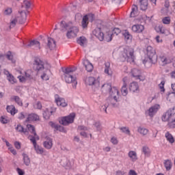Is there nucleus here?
I'll return each instance as SVG.
<instances>
[{
    "label": "nucleus",
    "instance_id": "obj_1",
    "mask_svg": "<svg viewBox=\"0 0 175 175\" xmlns=\"http://www.w3.org/2000/svg\"><path fill=\"white\" fill-rule=\"evenodd\" d=\"M109 97L105 100L103 105L101 106V111H105L107 113V107L111 106V107H120V92L117 88H112L109 90Z\"/></svg>",
    "mask_w": 175,
    "mask_h": 175
},
{
    "label": "nucleus",
    "instance_id": "obj_2",
    "mask_svg": "<svg viewBox=\"0 0 175 175\" xmlns=\"http://www.w3.org/2000/svg\"><path fill=\"white\" fill-rule=\"evenodd\" d=\"M60 28L62 31H64V29L67 31L66 36L68 39H75V38H77V33L80 32V29L76 25L75 21H70L66 22L62 21L60 22Z\"/></svg>",
    "mask_w": 175,
    "mask_h": 175
},
{
    "label": "nucleus",
    "instance_id": "obj_3",
    "mask_svg": "<svg viewBox=\"0 0 175 175\" xmlns=\"http://www.w3.org/2000/svg\"><path fill=\"white\" fill-rule=\"evenodd\" d=\"M77 68L72 67L67 68L64 70V80L68 84H72L73 90L77 88V79L73 75V73L76 72Z\"/></svg>",
    "mask_w": 175,
    "mask_h": 175
},
{
    "label": "nucleus",
    "instance_id": "obj_4",
    "mask_svg": "<svg viewBox=\"0 0 175 175\" xmlns=\"http://www.w3.org/2000/svg\"><path fill=\"white\" fill-rule=\"evenodd\" d=\"M122 61H127L130 64L135 62V51L129 46L125 47L122 52Z\"/></svg>",
    "mask_w": 175,
    "mask_h": 175
},
{
    "label": "nucleus",
    "instance_id": "obj_5",
    "mask_svg": "<svg viewBox=\"0 0 175 175\" xmlns=\"http://www.w3.org/2000/svg\"><path fill=\"white\" fill-rule=\"evenodd\" d=\"M33 69L37 72V75H40L42 70H44V62L39 58H36L33 64Z\"/></svg>",
    "mask_w": 175,
    "mask_h": 175
},
{
    "label": "nucleus",
    "instance_id": "obj_6",
    "mask_svg": "<svg viewBox=\"0 0 175 175\" xmlns=\"http://www.w3.org/2000/svg\"><path fill=\"white\" fill-rule=\"evenodd\" d=\"M75 117H76V114L75 113H72L68 116L61 118V119L59 120V122L62 125L64 126L69 125V124H73L75 121Z\"/></svg>",
    "mask_w": 175,
    "mask_h": 175
},
{
    "label": "nucleus",
    "instance_id": "obj_7",
    "mask_svg": "<svg viewBox=\"0 0 175 175\" xmlns=\"http://www.w3.org/2000/svg\"><path fill=\"white\" fill-rule=\"evenodd\" d=\"M146 54L149 58L150 62L155 64V61H157L155 49L152 48V46H148L146 49Z\"/></svg>",
    "mask_w": 175,
    "mask_h": 175
},
{
    "label": "nucleus",
    "instance_id": "obj_8",
    "mask_svg": "<svg viewBox=\"0 0 175 175\" xmlns=\"http://www.w3.org/2000/svg\"><path fill=\"white\" fill-rule=\"evenodd\" d=\"M161 109V105L159 104H156L152 107H150L146 111V116H148L150 117V118H152L157 113H158V111Z\"/></svg>",
    "mask_w": 175,
    "mask_h": 175
},
{
    "label": "nucleus",
    "instance_id": "obj_9",
    "mask_svg": "<svg viewBox=\"0 0 175 175\" xmlns=\"http://www.w3.org/2000/svg\"><path fill=\"white\" fill-rule=\"evenodd\" d=\"M174 117V112H173V110L169 109L167 112H165L161 117L162 121L164 122L172 121V118Z\"/></svg>",
    "mask_w": 175,
    "mask_h": 175
},
{
    "label": "nucleus",
    "instance_id": "obj_10",
    "mask_svg": "<svg viewBox=\"0 0 175 175\" xmlns=\"http://www.w3.org/2000/svg\"><path fill=\"white\" fill-rule=\"evenodd\" d=\"M55 102L56 105L60 107H66V106H68V103H66L65 98L59 97L58 94L55 95Z\"/></svg>",
    "mask_w": 175,
    "mask_h": 175
},
{
    "label": "nucleus",
    "instance_id": "obj_11",
    "mask_svg": "<svg viewBox=\"0 0 175 175\" xmlns=\"http://www.w3.org/2000/svg\"><path fill=\"white\" fill-rule=\"evenodd\" d=\"M85 83L86 85H95L97 88L99 87V81L96 80L94 77H89L85 79Z\"/></svg>",
    "mask_w": 175,
    "mask_h": 175
},
{
    "label": "nucleus",
    "instance_id": "obj_12",
    "mask_svg": "<svg viewBox=\"0 0 175 175\" xmlns=\"http://www.w3.org/2000/svg\"><path fill=\"white\" fill-rule=\"evenodd\" d=\"M131 75L133 77L138 80H144V77L142 76V71L137 68H133L131 72Z\"/></svg>",
    "mask_w": 175,
    "mask_h": 175
},
{
    "label": "nucleus",
    "instance_id": "obj_13",
    "mask_svg": "<svg viewBox=\"0 0 175 175\" xmlns=\"http://www.w3.org/2000/svg\"><path fill=\"white\" fill-rule=\"evenodd\" d=\"M27 128L28 131H29V132L33 135H29V140H31V139L39 140V136L38 135V134H36V131H35V126H33V125L31 124H27Z\"/></svg>",
    "mask_w": 175,
    "mask_h": 175
},
{
    "label": "nucleus",
    "instance_id": "obj_14",
    "mask_svg": "<svg viewBox=\"0 0 175 175\" xmlns=\"http://www.w3.org/2000/svg\"><path fill=\"white\" fill-rule=\"evenodd\" d=\"M93 35L97 38L98 40H99L100 42H103L105 40V34L103 32H102V30L100 28H96L93 31Z\"/></svg>",
    "mask_w": 175,
    "mask_h": 175
},
{
    "label": "nucleus",
    "instance_id": "obj_15",
    "mask_svg": "<svg viewBox=\"0 0 175 175\" xmlns=\"http://www.w3.org/2000/svg\"><path fill=\"white\" fill-rule=\"evenodd\" d=\"M36 140L38 139L30 138V142H31V143L33 144L36 152H37V154H42L44 152V150H43V148L39 146V145L36 144Z\"/></svg>",
    "mask_w": 175,
    "mask_h": 175
},
{
    "label": "nucleus",
    "instance_id": "obj_16",
    "mask_svg": "<svg viewBox=\"0 0 175 175\" xmlns=\"http://www.w3.org/2000/svg\"><path fill=\"white\" fill-rule=\"evenodd\" d=\"M55 108H46L43 113V117L45 120H49L53 113H55Z\"/></svg>",
    "mask_w": 175,
    "mask_h": 175
},
{
    "label": "nucleus",
    "instance_id": "obj_17",
    "mask_svg": "<svg viewBox=\"0 0 175 175\" xmlns=\"http://www.w3.org/2000/svg\"><path fill=\"white\" fill-rule=\"evenodd\" d=\"M49 125L51 126L55 131H59V132H63V133H66V130L64 126L57 124L53 122H49Z\"/></svg>",
    "mask_w": 175,
    "mask_h": 175
},
{
    "label": "nucleus",
    "instance_id": "obj_18",
    "mask_svg": "<svg viewBox=\"0 0 175 175\" xmlns=\"http://www.w3.org/2000/svg\"><path fill=\"white\" fill-rule=\"evenodd\" d=\"M19 24H24L27 21V12H19V15L16 17Z\"/></svg>",
    "mask_w": 175,
    "mask_h": 175
},
{
    "label": "nucleus",
    "instance_id": "obj_19",
    "mask_svg": "<svg viewBox=\"0 0 175 175\" xmlns=\"http://www.w3.org/2000/svg\"><path fill=\"white\" fill-rule=\"evenodd\" d=\"M3 58H7L8 61H11L12 64H16V59L13 57V53L11 51H8L5 55H0V59H3Z\"/></svg>",
    "mask_w": 175,
    "mask_h": 175
},
{
    "label": "nucleus",
    "instance_id": "obj_20",
    "mask_svg": "<svg viewBox=\"0 0 175 175\" xmlns=\"http://www.w3.org/2000/svg\"><path fill=\"white\" fill-rule=\"evenodd\" d=\"M132 31L135 33H142L144 31V26L142 25H134L132 26Z\"/></svg>",
    "mask_w": 175,
    "mask_h": 175
},
{
    "label": "nucleus",
    "instance_id": "obj_21",
    "mask_svg": "<svg viewBox=\"0 0 175 175\" xmlns=\"http://www.w3.org/2000/svg\"><path fill=\"white\" fill-rule=\"evenodd\" d=\"M43 146L46 150H51L53 148V139L46 137V140L43 142Z\"/></svg>",
    "mask_w": 175,
    "mask_h": 175
},
{
    "label": "nucleus",
    "instance_id": "obj_22",
    "mask_svg": "<svg viewBox=\"0 0 175 175\" xmlns=\"http://www.w3.org/2000/svg\"><path fill=\"white\" fill-rule=\"evenodd\" d=\"M104 72L107 76H113V70H111V68L110 67V62H105Z\"/></svg>",
    "mask_w": 175,
    "mask_h": 175
},
{
    "label": "nucleus",
    "instance_id": "obj_23",
    "mask_svg": "<svg viewBox=\"0 0 175 175\" xmlns=\"http://www.w3.org/2000/svg\"><path fill=\"white\" fill-rule=\"evenodd\" d=\"M26 47H34V49H38L40 50V42L39 41L33 40H31L27 46Z\"/></svg>",
    "mask_w": 175,
    "mask_h": 175
},
{
    "label": "nucleus",
    "instance_id": "obj_24",
    "mask_svg": "<svg viewBox=\"0 0 175 175\" xmlns=\"http://www.w3.org/2000/svg\"><path fill=\"white\" fill-rule=\"evenodd\" d=\"M49 72H50L49 69L44 68V70H42V72L40 74H38L40 75L42 80H44L45 81H47V80L50 79V77H49V74H48Z\"/></svg>",
    "mask_w": 175,
    "mask_h": 175
},
{
    "label": "nucleus",
    "instance_id": "obj_25",
    "mask_svg": "<svg viewBox=\"0 0 175 175\" xmlns=\"http://www.w3.org/2000/svg\"><path fill=\"white\" fill-rule=\"evenodd\" d=\"M87 72H92L94 70V66L88 60H83V62Z\"/></svg>",
    "mask_w": 175,
    "mask_h": 175
},
{
    "label": "nucleus",
    "instance_id": "obj_26",
    "mask_svg": "<svg viewBox=\"0 0 175 175\" xmlns=\"http://www.w3.org/2000/svg\"><path fill=\"white\" fill-rule=\"evenodd\" d=\"M57 44H55V40L51 38H48L47 40V47L50 49V50H53V49H55Z\"/></svg>",
    "mask_w": 175,
    "mask_h": 175
},
{
    "label": "nucleus",
    "instance_id": "obj_27",
    "mask_svg": "<svg viewBox=\"0 0 175 175\" xmlns=\"http://www.w3.org/2000/svg\"><path fill=\"white\" fill-rule=\"evenodd\" d=\"M10 100L11 102H15L18 106H23V100L18 96H12Z\"/></svg>",
    "mask_w": 175,
    "mask_h": 175
},
{
    "label": "nucleus",
    "instance_id": "obj_28",
    "mask_svg": "<svg viewBox=\"0 0 175 175\" xmlns=\"http://www.w3.org/2000/svg\"><path fill=\"white\" fill-rule=\"evenodd\" d=\"M139 4L141 10H147L148 0H139Z\"/></svg>",
    "mask_w": 175,
    "mask_h": 175
},
{
    "label": "nucleus",
    "instance_id": "obj_29",
    "mask_svg": "<svg viewBox=\"0 0 175 175\" xmlns=\"http://www.w3.org/2000/svg\"><path fill=\"white\" fill-rule=\"evenodd\" d=\"M22 157L24 165H25V166H29V165H31V158H29V156L25 153H23Z\"/></svg>",
    "mask_w": 175,
    "mask_h": 175
},
{
    "label": "nucleus",
    "instance_id": "obj_30",
    "mask_svg": "<svg viewBox=\"0 0 175 175\" xmlns=\"http://www.w3.org/2000/svg\"><path fill=\"white\" fill-rule=\"evenodd\" d=\"M26 121L27 122H29L31 121H39V116L35 113L29 114L26 119Z\"/></svg>",
    "mask_w": 175,
    "mask_h": 175
},
{
    "label": "nucleus",
    "instance_id": "obj_31",
    "mask_svg": "<svg viewBox=\"0 0 175 175\" xmlns=\"http://www.w3.org/2000/svg\"><path fill=\"white\" fill-rule=\"evenodd\" d=\"M78 44H80V46H81L82 47H85V46H87V38H85V37L84 36H81L79 37L77 40Z\"/></svg>",
    "mask_w": 175,
    "mask_h": 175
},
{
    "label": "nucleus",
    "instance_id": "obj_32",
    "mask_svg": "<svg viewBox=\"0 0 175 175\" xmlns=\"http://www.w3.org/2000/svg\"><path fill=\"white\" fill-rule=\"evenodd\" d=\"M128 155L132 162H136L137 161V153L135 151L131 150L129 152Z\"/></svg>",
    "mask_w": 175,
    "mask_h": 175
},
{
    "label": "nucleus",
    "instance_id": "obj_33",
    "mask_svg": "<svg viewBox=\"0 0 175 175\" xmlns=\"http://www.w3.org/2000/svg\"><path fill=\"white\" fill-rule=\"evenodd\" d=\"M129 90L131 92H136L139 91V84L137 82H132L129 85Z\"/></svg>",
    "mask_w": 175,
    "mask_h": 175
},
{
    "label": "nucleus",
    "instance_id": "obj_34",
    "mask_svg": "<svg viewBox=\"0 0 175 175\" xmlns=\"http://www.w3.org/2000/svg\"><path fill=\"white\" fill-rule=\"evenodd\" d=\"M139 14V10L137 8V5H133L132 6L131 12V17H136Z\"/></svg>",
    "mask_w": 175,
    "mask_h": 175
},
{
    "label": "nucleus",
    "instance_id": "obj_35",
    "mask_svg": "<svg viewBox=\"0 0 175 175\" xmlns=\"http://www.w3.org/2000/svg\"><path fill=\"white\" fill-rule=\"evenodd\" d=\"M125 80H126V78L123 79L124 84L121 88V92L123 96H126V95H128V88H126V83H125Z\"/></svg>",
    "mask_w": 175,
    "mask_h": 175
},
{
    "label": "nucleus",
    "instance_id": "obj_36",
    "mask_svg": "<svg viewBox=\"0 0 175 175\" xmlns=\"http://www.w3.org/2000/svg\"><path fill=\"white\" fill-rule=\"evenodd\" d=\"M6 110L8 113H10L12 116H14L16 113H17V111L16 110V107L14 105H8L6 107Z\"/></svg>",
    "mask_w": 175,
    "mask_h": 175
},
{
    "label": "nucleus",
    "instance_id": "obj_37",
    "mask_svg": "<svg viewBox=\"0 0 175 175\" xmlns=\"http://www.w3.org/2000/svg\"><path fill=\"white\" fill-rule=\"evenodd\" d=\"M17 23H18V19L17 18V17L12 18L10 21L9 28L10 29H12V28H14V27H16V25H17Z\"/></svg>",
    "mask_w": 175,
    "mask_h": 175
},
{
    "label": "nucleus",
    "instance_id": "obj_38",
    "mask_svg": "<svg viewBox=\"0 0 175 175\" xmlns=\"http://www.w3.org/2000/svg\"><path fill=\"white\" fill-rule=\"evenodd\" d=\"M164 166L166 170L169 171L170 170V169H172V167L173 166V163H172L171 160L167 159L164 161Z\"/></svg>",
    "mask_w": 175,
    "mask_h": 175
},
{
    "label": "nucleus",
    "instance_id": "obj_39",
    "mask_svg": "<svg viewBox=\"0 0 175 175\" xmlns=\"http://www.w3.org/2000/svg\"><path fill=\"white\" fill-rule=\"evenodd\" d=\"M138 133H140L142 136H146L148 133V129L144 127H138L137 129Z\"/></svg>",
    "mask_w": 175,
    "mask_h": 175
},
{
    "label": "nucleus",
    "instance_id": "obj_40",
    "mask_svg": "<svg viewBox=\"0 0 175 175\" xmlns=\"http://www.w3.org/2000/svg\"><path fill=\"white\" fill-rule=\"evenodd\" d=\"M81 25L82 28H87L88 25V16L85 15L83 17Z\"/></svg>",
    "mask_w": 175,
    "mask_h": 175
},
{
    "label": "nucleus",
    "instance_id": "obj_41",
    "mask_svg": "<svg viewBox=\"0 0 175 175\" xmlns=\"http://www.w3.org/2000/svg\"><path fill=\"white\" fill-rule=\"evenodd\" d=\"M25 79L27 80H32L33 79V72L31 70H27L25 72Z\"/></svg>",
    "mask_w": 175,
    "mask_h": 175
},
{
    "label": "nucleus",
    "instance_id": "obj_42",
    "mask_svg": "<svg viewBox=\"0 0 175 175\" xmlns=\"http://www.w3.org/2000/svg\"><path fill=\"white\" fill-rule=\"evenodd\" d=\"M165 137H166L167 142H169V143L173 144L174 142V138L173 137V135H172V134L169 133V132H167L165 133Z\"/></svg>",
    "mask_w": 175,
    "mask_h": 175
},
{
    "label": "nucleus",
    "instance_id": "obj_43",
    "mask_svg": "<svg viewBox=\"0 0 175 175\" xmlns=\"http://www.w3.org/2000/svg\"><path fill=\"white\" fill-rule=\"evenodd\" d=\"M16 130L18 132H21V133H24L25 135H27V129H24V127H23V126H21V124H18Z\"/></svg>",
    "mask_w": 175,
    "mask_h": 175
},
{
    "label": "nucleus",
    "instance_id": "obj_44",
    "mask_svg": "<svg viewBox=\"0 0 175 175\" xmlns=\"http://www.w3.org/2000/svg\"><path fill=\"white\" fill-rule=\"evenodd\" d=\"M125 40H132V35L126 30L123 33Z\"/></svg>",
    "mask_w": 175,
    "mask_h": 175
},
{
    "label": "nucleus",
    "instance_id": "obj_45",
    "mask_svg": "<svg viewBox=\"0 0 175 175\" xmlns=\"http://www.w3.org/2000/svg\"><path fill=\"white\" fill-rule=\"evenodd\" d=\"M142 151L145 155V157H148L150 154V148L147 146H144L142 148Z\"/></svg>",
    "mask_w": 175,
    "mask_h": 175
},
{
    "label": "nucleus",
    "instance_id": "obj_46",
    "mask_svg": "<svg viewBox=\"0 0 175 175\" xmlns=\"http://www.w3.org/2000/svg\"><path fill=\"white\" fill-rule=\"evenodd\" d=\"M13 13V10L12 8H6L3 11V14L5 16H10Z\"/></svg>",
    "mask_w": 175,
    "mask_h": 175
},
{
    "label": "nucleus",
    "instance_id": "obj_47",
    "mask_svg": "<svg viewBox=\"0 0 175 175\" xmlns=\"http://www.w3.org/2000/svg\"><path fill=\"white\" fill-rule=\"evenodd\" d=\"M172 21V19H170V16H165L162 19L163 24H165L166 25H169Z\"/></svg>",
    "mask_w": 175,
    "mask_h": 175
},
{
    "label": "nucleus",
    "instance_id": "obj_48",
    "mask_svg": "<svg viewBox=\"0 0 175 175\" xmlns=\"http://www.w3.org/2000/svg\"><path fill=\"white\" fill-rule=\"evenodd\" d=\"M7 77L8 80L11 84H15V83H17V80L14 78L13 75H12V74L9 75Z\"/></svg>",
    "mask_w": 175,
    "mask_h": 175
},
{
    "label": "nucleus",
    "instance_id": "obj_49",
    "mask_svg": "<svg viewBox=\"0 0 175 175\" xmlns=\"http://www.w3.org/2000/svg\"><path fill=\"white\" fill-rule=\"evenodd\" d=\"M102 88L105 91H108V92H109V91L111 90L112 88H111V85L109 83H105L104 85H103Z\"/></svg>",
    "mask_w": 175,
    "mask_h": 175
},
{
    "label": "nucleus",
    "instance_id": "obj_50",
    "mask_svg": "<svg viewBox=\"0 0 175 175\" xmlns=\"http://www.w3.org/2000/svg\"><path fill=\"white\" fill-rule=\"evenodd\" d=\"M168 126H170V128H175V118H174V116L168 122Z\"/></svg>",
    "mask_w": 175,
    "mask_h": 175
},
{
    "label": "nucleus",
    "instance_id": "obj_51",
    "mask_svg": "<svg viewBox=\"0 0 175 175\" xmlns=\"http://www.w3.org/2000/svg\"><path fill=\"white\" fill-rule=\"evenodd\" d=\"M175 99V92L172 93H170L167 96V100H170V102H172V100H174Z\"/></svg>",
    "mask_w": 175,
    "mask_h": 175
},
{
    "label": "nucleus",
    "instance_id": "obj_52",
    "mask_svg": "<svg viewBox=\"0 0 175 175\" xmlns=\"http://www.w3.org/2000/svg\"><path fill=\"white\" fill-rule=\"evenodd\" d=\"M123 133H126V135H131V131H129V128L128 127H122L120 128Z\"/></svg>",
    "mask_w": 175,
    "mask_h": 175
},
{
    "label": "nucleus",
    "instance_id": "obj_53",
    "mask_svg": "<svg viewBox=\"0 0 175 175\" xmlns=\"http://www.w3.org/2000/svg\"><path fill=\"white\" fill-rule=\"evenodd\" d=\"M162 13H163V14H167V13H172L173 12V10H170L169 8H166V7H164L162 10H161Z\"/></svg>",
    "mask_w": 175,
    "mask_h": 175
},
{
    "label": "nucleus",
    "instance_id": "obj_54",
    "mask_svg": "<svg viewBox=\"0 0 175 175\" xmlns=\"http://www.w3.org/2000/svg\"><path fill=\"white\" fill-rule=\"evenodd\" d=\"M112 35L111 34H107L104 37V40L105 42H111L112 38Z\"/></svg>",
    "mask_w": 175,
    "mask_h": 175
},
{
    "label": "nucleus",
    "instance_id": "obj_55",
    "mask_svg": "<svg viewBox=\"0 0 175 175\" xmlns=\"http://www.w3.org/2000/svg\"><path fill=\"white\" fill-rule=\"evenodd\" d=\"M159 87L161 92H165V81H162L159 85Z\"/></svg>",
    "mask_w": 175,
    "mask_h": 175
},
{
    "label": "nucleus",
    "instance_id": "obj_56",
    "mask_svg": "<svg viewBox=\"0 0 175 175\" xmlns=\"http://www.w3.org/2000/svg\"><path fill=\"white\" fill-rule=\"evenodd\" d=\"M119 33H121V29H120L118 28L113 29L112 35H116L117 36Z\"/></svg>",
    "mask_w": 175,
    "mask_h": 175
},
{
    "label": "nucleus",
    "instance_id": "obj_57",
    "mask_svg": "<svg viewBox=\"0 0 175 175\" xmlns=\"http://www.w3.org/2000/svg\"><path fill=\"white\" fill-rule=\"evenodd\" d=\"M23 3L25 6V9H29V8H31V2L28 1L27 0H25Z\"/></svg>",
    "mask_w": 175,
    "mask_h": 175
},
{
    "label": "nucleus",
    "instance_id": "obj_58",
    "mask_svg": "<svg viewBox=\"0 0 175 175\" xmlns=\"http://www.w3.org/2000/svg\"><path fill=\"white\" fill-rule=\"evenodd\" d=\"M94 126H96V130H97L98 132H100V131H102V126H100V123H99V122H96V123L94 124Z\"/></svg>",
    "mask_w": 175,
    "mask_h": 175
},
{
    "label": "nucleus",
    "instance_id": "obj_59",
    "mask_svg": "<svg viewBox=\"0 0 175 175\" xmlns=\"http://www.w3.org/2000/svg\"><path fill=\"white\" fill-rule=\"evenodd\" d=\"M1 122L2 124H8V122H9V120H8L6 118L2 116L1 118Z\"/></svg>",
    "mask_w": 175,
    "mask_h": 175
},
{
    "label": "nucleus",
    "instance_id": "obj_60",
    "mask_svg": "<svg viewBox=\"0 0 175 175\" xmlns=\"http://www.w3.org/2000/svg\"><path fill=\"white\" fill-rule=\"evenodd\" d=\"M36 109H38L39 110H40V109H42V103H40V101L37 102V103L35 105Z\"/></svg>",
    "mask_w": 175,
    "mask_h": 175
},
{
    "label": "nucleus",
    "instance_id": "obj_61",
    "mask_svg": "<svg viewBox=\"0 0 175 175\" xmlns=\"http://www.w3.org/2000/svg\"><path fill=\"white\" fill-rule=\"evenodd\" d=\"M14 146L16 148H17V150H20V148H21V144L18 142H16L14 143Z\"/></svg>",
    "mask_w": 175,
    "mask_h": 175
},
{
    "label": "nucleus",
    "instance_id": "obj_62",
    "mask_svg": "<svg viewBox=\"0 0 175 175\" xmlns=\"http://www.w3.org/2000/svg\"><path fill=\"white\" fill-rule=\"evenodd\" d=\"M88 129L84 126H79L78 127V131H88Z\"/></svg>",
    "mask_w": 175,
    "mask_h": 175
},
{
    "label": "nucleus",
    "instance_id": "obj_63",
    "mask_svg": "<svg viewBox=\"0 0 175 175\" xmlns=\"http://www.w3.org/2000/svg\"><path fill=\"white\" fill-rule=\"evenodd\" d=\"M129 175H137V173H136V171L133 170H130L129 172Z\"/></svg>",
    "mask_w": 175,
    "mask_h": 175
},
{
    "label": "nucleus",
    "instance_id": "obj_64",
    "mask_svg": "<svg viewBox=\"0 0 175 175\" xmlns=\"http://www.w3.org/2000/svg\"><path fill=\"white\" fill-rule=\"evenodd\" d=\"M116 175H124L125 172L121 171V170H118V171H116Z\"/></svg>",
    "mask_w": 175,
    "mask_h": 175
}]
</instances>
